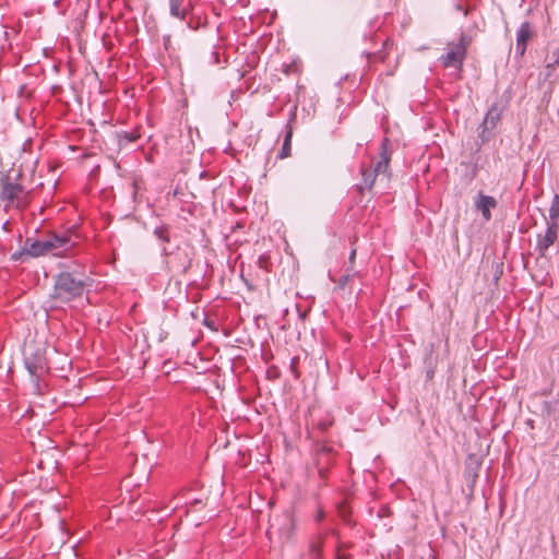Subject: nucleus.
<instances>
[{"label":"nucleus","mask_w":559,"mask_h":559,"mask_svg":"<svg viewBox=\"0 0 559 559\" xmlns=\"http://www.w3.org/2000/svg\"><path fill=\"white\" fill-rule=\"evenodd\" d=\"M32 201V192L26 190L19 178H12L10 175L0 177V203L5 211L24 210Z\"/></svg>","instance_id":"nucleus-1"},{"label":"nucleus","mask_w":559,"mask_h":559,"mask_svg":"<svg viewBox=\"0 0 559 559\" xmlns=\"http://www.w3.org/2000/svg\"><path fill=\"white\" fill-rule=\"evenodd\" d=\"M73 245L74 242H72L68 236L51 235L43 240L27 239L25 241V252L27 255L34 258L46 255L48 253L61 257Z\"/></svg>","instance_id":"nucleus-2"},{"label":"nucleus","mask_w":559,"mask_h":559,"mask_svg":"<svg viewBox=\"0 0 559 559\" xmlns=\"http://www.w3.org/2000/svg\"><path fill=\"white\" fill-rule=\"evenodd\" d=\"M388 141L384 140L377 162H373L369 168H361L362 182L359 189L370 191L377 178L381 181L390 179V159L391 155L388 150Z\"/></svg>","instance_id":"nucleus-3"},{"label":"nucleus","mask_w":559,"mask_h":559,"mask_svg":"<svg viewBox=\"0 0 559 559\" xmlns=\"http://www.w3.org/2000/svg\"><path fill=\"white\" fill-rule=\"evenodd\" d=\"M85 286L83 281L76 280L71 273H60L55 284V297L63 301L73 300L83 295Z\"/></svg>","instance_id":"nucleus-4"},{"label":"nucleus","mask_w":559,"mask_h":559,"mask_svg":"<svg viewBox=\"0 0 559 559\" xmlns=\"http://www.w3.org/2000/svg\"><path fill=\"white\" fill-rule=\"evenodd\" d=\"M471 40V37L462 34L457 41L450 43L447 48V53L441 58L442 64L444 67L461 68Z\"/></svg>","instance_id":"nucleus-5"},{"label":"nucleus","mask_w":559,"mask_h":559,"mask_svg":"<svg viewBox=\"0 0 559 559\" xmlns=\"http://www.w3.org/2000/svg\"><path fill=\"white\" fill-rule=\"evenodd\" d=\"M533 33L528 22H524L516 33V45L515 49L520 56H523L526 51L528 40L532 38Z\"/></svg>","instance_id":"nucleus-6"},{"label":"nucleus","mask_w":559,"mask_h":559,"mask_svg":"<svg viewBox=\"0 0 559 559\" xmlns=\"http://www.w3.org/2000/svg\"><path fill=\"white\" fill-rule=\"evenodd\" d=\"M475 205L481 212L484 219L490 221V210L497 206V200L493 197L479 193L475 201Z\"/></svg>","instance_id":"nucleus-7"},{"label":"nucleus","mask_w":559,"mask_h":559,"mask_svg":"<svg viewBox=\"0 0 559 559\" xmlns=\"http://www.w3.org/2000/svg\"><path fill=\"white\" fill-rule=\"evenodd\" d=\"M558 237V224H548L545 235L539 238L537 248L544 253L555 243Z\"/></svg>","instance_id":"nucleus-8"},{"label":"nucleus","mask_w":559,"mask_h":559,"mask_svg":"<svg viewBox=\"0 0 559 559\" xmlns=\"http://www.w3.org/2000/svg\"><path fill=\"white\" fill-rule=\"evenodd\" d=\"M295 528V521L290 514H285L281 519V523L277 524V532L282 534L285 538H289Z\"/></svg>","instance_id":"nucleus-9"},{"label":"nucleus","mask_w":559,"mask_h":559,"mask_svg":"<svg viewBox=\"0 0 559 559\" xmlns=\"http://www.w3.org/2000/svg\"><path fill=\"white\" fill-rule=\"evenodd\" d=\"M500 120V112L496 107H492L488 110L483 121L484 130H492L497 127Z\"/></svg>","instance_id":"nucleus-10"},{"label":"nucleus","mask_w":559,"mask_h":559,"mask_svg":"<svg viewBox=\"0 0 559 559\" xmlns=\"http://www.w3.org/2000/svg\"><path fill=\"white\" fill-rule=\"evenodd\" d=\"M354 266H348L345 274L336 282V289L345 293L348 284L354 280Z\"/></svg>","instance_id":"nucleus-11"},{"label":"nucleus","mask_w":559,"mask_h":559,"mask_svg":"<svg viewBox=\"0 0 559 559\" xmlns=\"http://www.w3.org/2000/svg\"><path fill=\"white\" fill-rule=\"evenodd\" d=\"M559 218V195L555 194L549 207V223L548 224H558Z\"/></svg>","instance_id":"nucleus-12"},{"label":"nucleus","mask_w":559,"mask_h":559,"mask_svg":"<svg viewBox=\"0 0 559 559\" xmlns=\"http://www.w3.org/2000/svg\"><path fill=\"white\" fill-rule=\"evenodd\" d=\"M170 2V12L176 17H183L186 14V9L181 8L182 0H169Z\"/></svg>","instance_id":"nucleus-13"},{"label":"nucleus","mask_w":559,"mask_h":559,"mask_svg":"<svg viewBox=\"0 0 559 559\" xmlns=\"http://www.w3.org/2000/svg\"><path fill=\"white\" fill-rule=\"evenodd\" d=\"M290 151H292V133H288L285 136L284 143H283V146H282V150L280 153V158H286V157L290 156Z\"/></svg>","instance_id":"nucleus-14"},{"label":"nucleus","mask_w":559,"mask_h":559,"mask_svg":"<svg viewBox=\"0 0 559 559\" xmlns=\"http://www.w3.org/2000/svg\"><path fill=\"white\" fill-rule=\"evenodd\" d=\"M23 254H26L25 249H24L23 251H20V252H14V253L12 254V259L16 261V260L21 259V257H22Z\"/></svg>","instance_id":"nucleus-15"},{"label":"nucleus","mask_w":559,"mask_h":559,"mask_svg":"<svg viewBox=\"0 0 559 559\" xmlns=\"http://www.w3.org/2000/svg\"><path fill=\"white\" fill-rule=\"evenodd\" d=\"M355 258H356V250L353 249L352 252H350V255H349V263H350V266L354 265L355 263Z\"/></svg>","instance_id":"nucleus-16"},{"label":"nucleus","mask_w":559,"mask_h":559,"mask_svg":"<svg viewBox=\"0 0 559 559\" xmlns=\"http://www.w3.org/2000/svg\"><path fill=\"white\" fill-rule=\"evenodd\" d=\"M150 455H152V457H153V459H155V457H156V453H154V452H153V453H145V454H144V456H145L146 459H148V457H150Z\"/></svg>","instance_id":"nucleus-17"},{"label":"nucleus","mask_w":559,"mask_h":559,"mask_svg":"<svg viewBox=\"0 0 559 559\" xmlns=\"http://www.w3.org/2000/svg\"><path fill=\"white\" fill-rule=\"evenodd\" d=\"M28 369L31 371V373L35 374L36 373V367L32 368L29 365H28Z\"/></svg>","instance_id":"nucleus-18"}]
</instances>
